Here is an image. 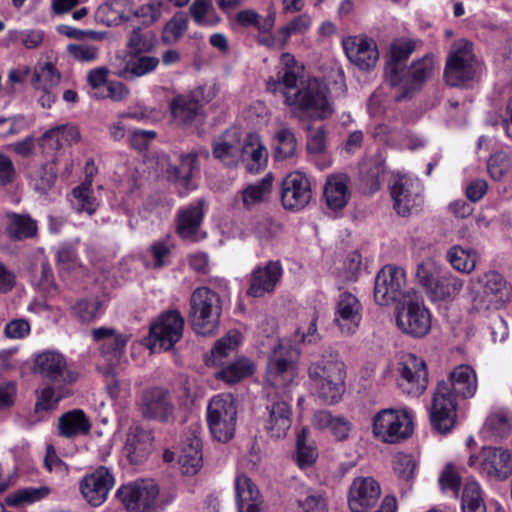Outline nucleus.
<instances>
[{"label":"nucleus","mask_w":512,"mask_h":512,"mask_svg":"<svg viewBox=\"0 0 512 512\" xmlns=\"http://www.w3.org/2000/svg\"><path fill=\"white\" fill-rule=\"evenodd\" d=\"M446 257L451 266L461 273L470 274L476 268L477 255L474 250L455 245L448 250Z\"/></svg>","instance_id":"a18cd8bd"},{"label":"nucleus","mask_w":512,"mask_h":512,"mask_svg":"<svg viewBox=\"0 0 512 512\" xmlns=\"http://www.w3.org/2000/svg\"><path fill=\"white\" fill-rule=\"evenodd\" d=\"M472 43L465 39L455 41L446 60L444 78L449 86L457 87L471 80L474 76Z\"/></svg>","instance_id":"9b49d317"},{"label":"nucleus","mask_w":512,"mask_h":512,"mask_svg":"<svg viewBox=\"0 0 512 512\" xmlns=\"http://www.w3.org/2000/svg\"><path fill=\"white\" fill-rule=\"evenodd\" d=\"M72 195L75 199L73 205L77 212H86L89 215L96 212L99 203L91 188V180H85L81 185L75 187L72 190Z\"/></svg>","instance_id":"09e8293b"},{"label":"nucleus","mask_w":512,"mask_h":512,"mask_svg":"<svg viewBox=\"0 0 512 512\" xmlns=\"http://www.w3.org/2000/svg\"><path fill=\"white\" fill-rule=\"evenodd\" d=\"M396 323L403 333L420 338L431 328V315L423 302L409 300L398 311Z\"/></svg>","instance_id":"6ab92c4d"},{"label":"nucleus","mask_w":512,"mask_h":512,"mask_svg":"<svg viewBox=\"0 0 512 512\" xmlns=\"http://www.w3.org/2000/svg\"><path fill=\"white\" fill-rule=\"evenodd\" d=\"M153 436L141 427L131 428L127 434L124 451L131 463L144 462L152 451Z\"/></svg>","instance_id":"473e14b6"},{"label":"nucleus","mask_w":512,"mask_h":512,"mask_svg":"<svg viewBox=\"0 0 512 512\" xmlns=\"http://www.w3.org/2000/svg\"><path fill=\"white\" fill-rule=\"evenodd\" d=\"M272 175L267 174L261 181L248 185L242 190V202L245 208L251 209L253 206L264 201L271 191Z\"/></svg>","instance_id":"8fccbe9b"},{"label":"nucleus","mask_w":512,"mask_h":512,"mask_svg":"<svg viewBox=\"0 0 512 512\" xmlns=\"http://www.w3.org/2000/svg\"><path fill=\"white\" fill-rule=\"evenodd\" d=\"M311 198V185L303 173L293 172L283 179L281 201L285 209L299 211L308 205Z\"/></svg>","instance_id":"412c9836"},{"label":"nucleus","mask_w":512,"mask_h":512,"mask_svg":"<svg viewBox=\"0 0 512 512\" xmlns=\"http://www.w3.org/2000/svg\"><path fill=\"white\" fill-rule=\"evenodd\" d=\"M56 177L54 160L31 167L27 173L29 186L39 194L47 193L53 187Z\"/></svg>","instance_id":"ea45409f"},{"label":"nucleus","mask_w":512,"mask_h":512,"mask_svg":"<svg viewBox=\"0 0 512 512\" xmlns=\"http://www.w3.org/2000/svg\"><path fill=\"white\" fill-rule=\"evenodd\" d=\"M64 387L65 386H54L49 384L43 388L37 396L35 410L39 412L54 409L56 404L65 396V394L62 392Z\"/></svg>","instance_id":"13d9d810"},{"label":"nucleus","mask_w":512,"mask_h":512,"mask_svg":"<svg viewBox=\"0 0 512 512\" xmlns=\"http://www.w3.org/2000/svg\"><path fill=\"white\" fill-rule=\"evenodd\" d=\"M198 168V155L196 153H188L181 155L180 164L172 168V174L187 187L192 178L194 170Z\"/></svg>","instance_id":"bf43d9fd"},{"label":"nucleus","mask_w":512,"mask_h":512,"mask_svg":"<svg viewBox=\"0 0 512 512\" xmlns=\"http://www.w3.org/2000/svg\"><path fill=\"white\" fill-rule=\"evenodd\" d=\"M58 430L60 436L74 438L79 435H87L91 430V423L83 410L74 409L59 417Z\"/></svg>","instance_id":"e433bc0d"},{"label":"nucleus","mask_w":512,"mask_h":512,"mask_svg":"<svg viewBox=\"0 0 512 512\" xmlns=\"http://www.w3.org/2000/svg\"><path fill=\"white\" fill-rule=\"evenodd\" d=\"M314 394L328 404L341 400L345 392L346 365L338 351L327 348L308 367Z\"/></svg>","instance_id":"7ed1b4c3"},{"label":"nucleus","mask_w":512,"mask_h":512,"mask_svg":"<svg viewBox=\"0 0 512 512\" xmlns=\"http://www.w3.org/2000/svg\"><path fill=\"white\" fill-rule=\"evenodd\" d=\"M282 273L279 261H269L264 266H257L250 274L247 294L259 298L272 293L279 283Z\"/></svg>","instance_id":"a878e982"},{"label":"nucleus","mask_w":512,"mask_h":512,"mask_svg":"<svg viewBox=\"0 0 512 512\" xmlns=\"http://www.w3.org/2000/svg\"><path fill=\"white\" fill-rule=\"evenodd\" d=\"M240 153V161L246 162V168L250 173H258L267 163V150L259 135L255 133L248 134L243 143L240 142Z\"/></svg>","instance_id":"f704fd0d"},{"label":"nucleus","mask_w":512,"mask_h":512,"mask_svg":"<svg viewBox=\"0 0 512 512\" xmlns=\"http://www.w3.org/2000/svg\"><path fill=\"white\" fill-rule=\"evenodd\" d=\"M416 42L409 38L396 39L389 50V60L385 66V80L391 87L399 84V72H403V64L415 51Z\"/></svg>","instance_id":"c85d7f7f"},{"label":"nucleus","mask_w":512,"mask_h":512,"mask_svg":"<svg viewBox=\"0 0 512 512\" xmlns=\"http://www.w3.org/2000/svg\"><path fill=\"white\" fill-rule=\"evenodd\" d=\"M461 507L462 512H486L482 490L477 481L471 480L465 484Z\"/></svg>","instance_id":"603ef678"},{"label":"nucleus","mask_w":512,"mask_h":512,"mask_svg":"<svg viewBox=\"0 0 512 512\" xmlns=\"http://www.w3.org/2000/svg\"><path fill=\"white\" fill-rule=\"evenodd\" d=\"M204 89L199 87L188 94H180L170 102V112L180 125H191L202 116Z\"/></svg>","instance_id":"b1692460"},{"label":"nucleus","mask_w":512,"mask_h":512,"mask_svg":"<svg viewBox=\"0 0 512 512\" xmlns=\"http://www.w3.org/2000/svg\"><path fill=\"white\" fill-rule=\"evenodd\" d=\"M66 50L75 61L82 63L94 62L99 55V48L87 43H72Z\"/></svg>","instance_id":"e2e57ef3"},{"label":"nucleus","mask_w":512,"mask_h":512,"mask_svg":"<svg viewBox=\"0 0 512 512\" xmlns=\"http://www.w3.org/2000/svg\"><path fill=\"white\" fill-rule=\"evenodd\" d=\"M381 488L372 477H357L353 480L348 494L351 512H368L379 501Z\"/></svg>","instance_id":"4be33fe9"},{"label":"nucleus","mask_w":512,"mask_h":512,"mask_svg":"<svg viewBox=\"0 0 512 512\" xmlns=\"http://www.w3.org/2000/svg\"><path fill=\"white\" fill-rule=\"evenodd\" d=\"M144 54L126 53L123 57H117L113 64L114 74L131 81L153 72L158 67L160 60L158 57Z\"/></svg>","instance_id":"5701e85b"},{"label":"nucleus","mask_w":512,"mask_h":512,"mask_svg":"<svg viewBox=\"0 0 512 512\" xmlns=\"http://www.w3.org/2000/svg\"><path fill=\"white\" fill-rule=\"evenodd\" d=\"M308 434L306 429H302L296 440L297 463L300 467L310 466L317 457L314 447L307 444Z\"/></svg>","instance_id":"680f3d73"},{"label":"nucleus","mask_w":512,"mask_h":512,"mask_svg":"<svg viewBox=\"0 0 512 512\" xmlns=\"http://www.w3.org/2000/svg\"><path fill=\"white\" fill-rule=\"evenodd\" d=\"M280 65L277 78H270L267 81V90L272 93H281L284 96L285 91L297 90V83L303 74V66L290 53L281 55Z\"/></svg>","instance_id":"cd10ccee"},{"label":"nucleus","mask_w":512,"mask_h":512,"mask_svg":"<svg viewBox=\"0 0 512 512\" xmlns=\"http://www.w3.org/2000/svg\"><path fill=\"white\" fill-rule=\"evenodd\" d=\"M463 286V279L448 270H442L429 297L432 300H453L460 294Z\"/></svg>","instance_id":"58836bf2"},{"label":"nucleus","mask_w":512,"mask_h":512,"mask_svg":"<svg viewBox=\"0 0 512 512\" xmlns=\"http://www.w3.org/2000/svg\"><path fill=\"white\" fill-rule=\"evenodd\" d=\"M159 487L152 480H140L122 485L117 498L131 512H160Z\"/></svg>","instance_id":"9d476101"},{"label":"nucleus","mask_w":512,"mask_h":512,"mask_svg":"<svg viewBox=\"0 0 512 512\" xmlns=\"http://www.w3.org/2000/svg\"><path fill=\"white\" fill-rule=\"evenodd\" d=\"M156 44L157 38L152 31L144 32L140 27H136L129 34L128 53H149L154 50Z\"/></svg>","instance_id":"864d4df0"},{"label":"nucleus","mask_w":512,"mask_h":512,"mask_svg":"<svg viewBox=\"0 0 512 512\" xmlns=\"http://www.w3.org/2000/svg\"><path fill=\"white\" fill-rule=\"evenodd\" d=\"M132 0H107L95 11V20L107 27L128 21L133 12Z\"/></svg>","instance_id":"72a5a7b5"},{"label":"nucleus","mask_w":512,"mask_h":512,"mask_svg":"<svg viewBox=\"0 0 512 512\" xmlns=\"http://www.w3.org/2000/svg\"><path fill=\"white\" fill-rule=\"evenodd\" d=\"M362 305L350 292L339 295L335 307L334 322L344 334H353L361 322Z\"/></svg>","instance_id":"bb28decb"},{"label":"nucleus","mask_w":512,"mask_h":512,"mask_svg":"<svg viewBox=\"0 0 512 512\" xmlns=\"http://www.w3.org/2000/svg\"><path fill=\"white\" fill-rule=\"evenodd\" d=\"M416 462L409 454L398 453L393 460V469L398 478L409 482L414 477Z\"/></svg>","instance_id":"0e129e2a"},{"label":"nucleus","mask_w":512,"mask_h":512,"mask_svg":"<svg viewBox=\"0 0 512 512\" xmlns=\"http://www.w3.org/2000/svg\"><path fill=\"white\" fill-rule=\"evenodd\" d=\"M390 194L395 211L403 217L418 211L423 203L420 181L407 175L393 177Z\"/></svg>","instance_id":"4468645a"},{"label":"nucleus","mask_w":512,"mask_h":512,"mask_svg":"<svg viewBox=\"0 0 512 512\" xmlns=\"http://www.w3.org/2000/svg\"><path fill=\"white\" fill-rule=\"evenodd\" d=\"M372 433L384 443H398L412 435V417L405 409H382L373 417Z\"/></svg>","instance_id":"6e6552de"},{"label":"nucleus","mask_w":512,"mask_h":512,"mask_svg":"<svg viewBox=\"0 0 512 512\" xmlns=\"http://www.w3.org/2000/svg\"><path fill=\"white\" fill-rule=\"evenodd\" d=\"M49 494V488L47 487H39V488H25L19 490L18 492L8 495L5 498V503L8 506H19L23 503H32L38 501Z\"/></svg>","instance_id":"052dcab7"},{"label":"nucleus","mask_w":512,"mask_h":512,"mask_svg":"<svg viewBox=\"0 0 512 512\" xmlns=\"http://www.w3.org/2000/svg\"><path fill=\"white\" fill-rule=\"evenodd\" d=\"M311 18L307 14H301L295 17L287 25L279 30V34L283 36L281 47L285 46L292 34H303L307 32L311 26Z\"/></svg>","instance_id":"69168bd1"},{"label":"nucleus","mask_w":512,"mask_h":512,"mask_svg":"<svg viewBox=\"0 0 512 512\" xmlns=\"http://www.w3.org/2000/svg\"><path fill=\"white\" fill-rule=\"evenodd\" d=\"M398 387L412 397L421 396L428 387V369L425 361L414 354H405L398 363Z\"/></svg>","instance_id":"2eb2a0df"},{"label":"nucleus","mask_w":512,"mask_h":512,"mask_svg":"<svg viewBox=\"0 0 512 512\" xmlns=\"http://www.w3.org/2000/svg\"><path fill=\"white\" fill-rule=\"evenodd\" d=\"M442 267L432 258H426L416 265L415 281L429 296L442 272Z\"/></svg>","instance_id":"37998d69"},{"label":"nucleus","mask_w":512,"mask_h":512,"mask_svg":"<svg viewBox=\"0 0 512 512\" xmlns=\"http://www.w3.org/2000/svg\"><path fill=\"white\" fill-rule=\"evenodd\" d=\"M433 67V58L428 55L412 62L408 68L404 67L403 72H399V84L396 87L400 88V93L395 96V101L410 99L420 91L431 77Z\"/></svg>","instance_id":"a211bd4d"},{"label":"nucleus","mask_w":512,"mask_h":512,"mask_svg":"<svg viewBox=\"0 0 512 512\" xmlns=\"http://www.w3.org/2000/svg\"><path fill=\"white\" fill-rule=\"evenodd\" d=\"M189 14L198 26H215L222 20L212 0H194L189 7Z\"/></svg>","instance_id":"c03bdc74"},{"label":"nucleus","mask_w":512,"mask_h":512,"mask_svg":"<svg viewBox=\"0 0 512 512\" xmlns=\"http://www.w3.org/2000/svg\"><path fill=\"white\" fill-rule=\"evenodd\" d=\"M5 234L11 241L36 238L38 222L29 213L7 212L5 214Z\"/></svg>","instance_id":"c756f323"},{"label":"nucleus","mask_w":512,"mask_h":512,"mask_svg":"<svg viewBox=\"0 0 512 512\" xmlns=\"http://www.w3.org/2000/svg\"><path fill=\"white\" fill-rule=\"evenodd\" d=\"M343 48L348 59L361 70L375 67L379 52L373 39L362 36H350L343 40Z\"/></svg>","instance_id":"393cba45"},{"label":"nucleus","mask_w":512,"mask_h":512,"mask_svg":"<svg viewBox=\"0 0 512 512\" xmlns=\"http://www.w3.org/2000/svg\"><path fill=\"white\" fill-rule=\"evenodd\" d=\"M297 140L294 132L289 128H282L275 134V158L286 160L295 155Z\"/></svg>","instance_id":"6e6d98bb"},{"label":"nucleus","mask_w":512,"mask_h":512,"mask_svg":"<svg viewBox=\"0 0 512 512\" xmlns=\"http://www.w3.org/2000/svg\"><path fill=\"white\" fill-rule=\"evenodd\" d=\"M222 313L220 295L208 287L195 289L190 298L189 319L193 330L203 336L213 334Z\"/></svg>","instance_id":"423d86ee"},{"label":"nucleus","mask_w":512,"mask_h":512,"mask_svg":"<svg viewBox=\"0 0 512 512\" xmlns=\"http://www.w3.org/2000/svg\"><path fill=\"white\" fill-rule=\"evenodd\" d=\"M439 484L443 491L451 490L455 495H458L462 484L461 475L452 463L445 465L439 476Z\"/></svg>","instance_id":"338daca9"},{"label":"nucleus","mask_w":512,"mask_h":512,"mask_svg":"<svg viewBox=\"0 0 512 512\" xmlns=\"http://www.w3.org/2000/svg\"><path fill=\"white\" fill-rule=\"evenodd\" d=\"M34 373L54 386L73 384L78 373L71 370L64 355L57 351L47 350L34 359Z\"/></svg>","instance_id":"ddd939ff"},{"label":"nucleus","mask_w":512,"mask_h":512,"mask_svg":"<svg viewBox=\"0 0 512 512\" xmlns=\"http://www.w3.org/2000/svg\"><path fill=\"white\" fill-rule=\"evenodd\" d=\"M163 3L161 0H150L148 3L142 5L132 14L142 20L144 25H151L160 19L162 14Z\"/></svg>","instance_id":"774afa93"},{"label":"nucleus","mask_w":512,"mask_h":512,"mask_svg":"<svg viewBox=\"0 0 512 512\" xmlns=\"http://www.w3.org/2000/svg\"><path fill=\"white\" fill-rule=\"evenodd\" d=\"M363 180L371 192L378 191L386 174L385 160L381 155L369 158L363 166Z\"/></svg>","instance_id":"49530a36"},{"label":"nucleus","mask_w":512,"mask_h":512,"mask_svg":"<svg viewBox=\"0 0 512 512\" xmlns=\"http://www.w3.org/2000/svg\"><path fill=\"white\" fill-rule=\"evenodd\" d=\"M204 201L181 209L177 216V233L185 240L196 241L197 232L204 216Z\"/></svg>","instance_id":"c9c22d12"},{"label":"nucleus","mask_w":512,"mask_h":512,"mask_svg":"<svg viewBox=\"0 0 512 512\" xmlns=\"http://www.w3.org/2000/svg\"><path fill=\"white\" fill-rule=\"evenodd\" d=\"M212 155L225 166L234 167L241 160L240 137L235 131L226 130L212 142Z\"/></svg>","instance_id":"7c9ffc66"},{"label":"nucleus","mask_w":512,"mask_h":512,"mask_svg":"<svg viewBox=\"0 0 512 512\" xmlns=\"http://www.w3.org/2000/svg\"><path fill=\"white\" fill-rule=\"evenodd\" d=\"M284 104L295 113L301 112L319 119H327L334 113L329 88L317 78L301 81L294 92L285 91Z\"/></svg>","instance_id":"20e7f679"},{"label":"nucleus","mask_w":512,"mask_h":512,"mask_svg":"<svg viewBox=\"0 0 512 512\" xmlns=\"http://www.w3.org/2000/svg\"><path fill=\"white\" fill-rule=\"evenodd\" d=\"M477 375L469 365H459L449 373V382L439 381L433 393L430 422L439 433L449 432L455 424L457 397L472 398L477 391Z\"/></svg>","instance_id":"f03ea898"},{"label":"nucleus","mask_w":512,"mask_h":512,"mask_svg":"<svg viewBox=\"0 0 512 512\" xmlns=\"http://www.w3.org/2000/svg\"><path fill=\"white\" fill-rule=\"evenodd\" d=\"M188 29V19L183 12H177L164 26L161 40L166 45L177 43Z\"/></svg>","instance_id":"5fc2aeb1"},{"label":"nucleus","mask_w":512,"mask_h":512,"mask_svg":"<svg viewBox=\"0 0 512 512\" xmlns=\"http://www.w3.org/2000/svg\"><path fill=\"white\" fill-rule=\"evenodd\" d=\"M472 308L478 312L498 310L512 297V287L497 271H488L470 280Z\"/></svg>","instance_id":"39448f33"},{"label":"nucleus","mask_w":512,"mask_h":512,"mask_svg":"<svg viewBox=\"0 0 512 512\" xmlns=\"http://www.w3.org/2000/svg\"><path fill=\"white\" fill-rule=\"evenodd\" d=\"M467 464L483 477L503 482L512 475V452L501 446H483L470 455Z\"/></svg>","instance_id":"0eeeda50"},{"label":"nucleus","mask_w":512,"mask_h":512,"mask_svg":"<svg viewBox=\"0 0 512 512\" xmlns=\"http://www.w3.org/2000/svg\"><path fill=\"white\" fill-rule=\"evenodd\" d=\"M405 285V270L394 265H385L375 278L374 299L376 303L387 306L401 301Z\"/></svg>","instance_id":"dca6fc26"},{"label":"nucleus","mask_w":512,"mask_h":512,"mask_svg":"<svg viewBox=\"0 0 512 512\" xmlns=\"http://www.w3.org/2000/svg\"><path fill=\"white\" fill-rule=\"evenodd\" d=\"M348 182L349 179L344 174L332 175L327 178L324 197L330 209L340 210L347 205L350 196Z\"/></svg>","instance_id":"4c0bfd02"},{"label":"nucleus","mask_w":512,"mask_h":512,"mask_svg":"<svg viewBox=\"0 0 512 512\" xmlns=\"http://www.w3.org/2000/svg\"><path fill=\"white\" fill-rule=\"evenodd\" d=\"M61 80V74L51 62L39 63L34 67L31 85L35 90L54 89Z\"/></svg>","instance_id":"79ce46f5"},{"label":"nucleus","mask_w":512,"mask_h":512,"mask_svg":"<svg viewBox=\"0 0 512 512\" xmlns=\"http://www.w3.org/2000/svg\"><path fill=\"white\" fill-rule=\"evenodd\" d=\"M295 377V365L289 346L279 343L269 356L266 368L267 397L266 410L268 417L265 429L271 438L286 436L292 424V399L289 386Z\"/></svg>","instance_id":"f257e3e1"},{"label":"nucleus","mask_w":512,"mask_h":512,"mask_svg":"<svg viewBox=\"0 0 512 512\" xmlns=\"http://www.w3.org/2000/svg\"><path fill=\"white\" fill-rule=\"evenodd\" d=\"M114 484L115 478L111 470L105 466H99L80 480L79 490L89 505L98 507L106 501Z\"/></svg>","instance_id":"aec40b11"},{"label":"nucleus","mask_w":512,"mask_h":512,"mask_svg":"<svg viewBox=\"0 0 512 512\" xmlns=\"http://www.w3.org/2000/svg\"><path fill=\"white\" fill-rule=\"evenodd\" d=\"M237 409L231 394H220L211 399L207 408V422L212 436L219 442L229 441L235 432Z\"/></svg>","instance_id":"1a4fd4ad"},{"label":"nucleus","mask_w":512,"mask_h":512,"mask_svg":"<svg viewBox=\"0 0 512 512\" xmlns=\"http://www.w3.org/2000/svg\"><path fill=\"white\" fill-rule=\"evenodd\" d=\"M240 334L229 333L226 337L219 339L211 350V357H207L208 365H224L223 359L229 356L238 346Z\"/></svg>","instance_id":"3c124183"},{"label":"nucleus","mask_w":512,"mask_h":512,"mask_svg":"<svg viewBox=\"0 0 512 512\" xmlns=\"http://www.w3.org/2000/svg\"><path fill=\"white\" fill-rule=\"evenodd\" d=\"M184 318L180 311L171 309L162 312L149 330L150 348L168 351L182 338Z\"/></svg>","instance_id":"f8f14e48"},{"label":"nucleus","mask_w":512,"mask_h":512,"mask_svg":"<svg viewBox=\"0 0 512 512\" xmlns=\"http://www.w3.org/2000/svg\"><path fill=\"white\" fill-rule=\"evenodd\" d=\"M138 408L143 418L168 423L174 420L175 406L168 390L153 387L143 391Z\"/></svg>","instance_id":"f3484780"},{"label":"nucleus","mask_w":512,"mask_h":512,"mask_svg":"<svg viewBox=\"0 0 512 512\" xmlns=\"http://www.w3.org/2000/svg\"><path fill=\"white\" fill-rule=\"evenodd\" d=\"M215 373V377L228 384H235L254 373V363L248 358H238Z\"/></svg>","instance_id":"a19ab883"},{"label":"nucleus","mask_w":512,"mask_h":512,"mask_svg":"<svg viewBox=\"0 0 512 512\" xmlns=\"http://www.w3.org/2000/svg\"><path fill=\"white\" fill-rule=\"evenodd\" d=\"M236 504L238 512H263V499L257 486L246 475L235 480Z\"/></svg>","instance_id":"2f4dec72"},{"label":"nucleus","mask_w":512,"mask_h":512,"mask_svg":"<svg viewBox=\"0 0 512 512\" xmlns=\"http://www.w3.org/2000/svg\"><path fill=\"white\" fill-rule=\"evenodd\" d=\"M485 428L495 438L503 439L512 431V420L506 411L498 410L487 417Z\"/></svg>","instance_id":"4d7b16f0"},{"label":"nucleus","mask_w":512,"mask_h":512,"mask_svg":"<svg viewBox=\"0 0 512 512\" xmlns=\"http://www.w3.org/2000/svg\"><path fill=\"white\" fill-rule=\"evenodd\" d=\"M201 443L197 437L191 439L189 447L184 448L179 456L181 471L186 475H194L202 465Z\"/></svg>","instance_id":"de8ad7c7"}]
</instances>
